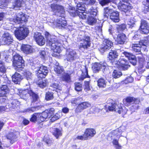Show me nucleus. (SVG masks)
Listing matches in <instances>:
<instances>
[{
  "instance_id": "nucleus-9",
  "label": "nucleus",
  "mask_w": 149,
  "mask_h": 149,
  "mask_svg": "<svg viewBox=\"0 0 149 149\" xmlns=\"http://www.w3.org/2000/svg\"><path fill=\"white\" fill-rule=\"evenodd\" d=\"M29 30L26 27H20L19 28L16 29L14 31V34L16 37L19 40L24 39L28 35Z\"/></svg>"
},
{
  "instance_id": "nucleus-14",
  "label": "nucleus",
  "mask_w": 149,
  "mask_h": 149,
  "mask_svg": "<svg viewBox=\"0 0 149 149\" xmlns=\"http://www.w3.org/2000/svg\"><path fill=\"white\" fill-rule=\"evenodd\" d=\"M19 104V101L17 100H13L10 104H8L5 107L0 106V112H2L6 110V108H9L10 110L13 111L16 110Z\"/></svg>"
},
{
  "instance_id": "nucleus-31",
  "label": "nucleus",
  "mask_w": 149,
  "mask_h": 149,
  "mask_svg": "<svg viewBox=\"0 0 149 149\" xmlns=\"http://www.w3.org/2000/svg\"><path fill=\"white\" fill-rule=\"evenodd\" d=\"M13 2L12 3H10V5L11 4V6L9 7V8L13 9L15 8H18L21 6L22 1L23 0H11Z\"/></svg>"
},
{
  "instance_id": "nucleus-41",
  "label": "nucleus",
  "mask_w": 149,
  "mask_h": 149,
  "mask_svg": "<svg viewBox=\"0 0 149 149\" xmlns=\"http://www.w3.org/2000/svg\"><path fill=\"white\" fill-rule=\"evenodd\" d=\"M99 3L102 6L108 5L111 3H116V0H98Z\"/></svg>"
},
{
  "instance_id": "nucleus-57",
  "label": "nucleus",
  "mask_w": 149,
  "mask_h": 149,
  "mask_svg": "<svg viewBox=\"0 0 149 149\" xmlns=\"http://www.w3.org/2000/svg\"><path fill=\"white\" fill-rule=\"evenodd\" d=\"M141 43L144 45H147L149 46V36L145 39L141 40Z\"/></svg>"
},
{
  "instance_id": "nucleus-29",
  "label": "nucleus",
  "mask_w": 149,
  "mask_h": 149,
  "mask_svg": "<svg viewBox=\"0 0 149 149\" xmlns=\"http://www.w3.org/2000/svg\"><path fill=\"white\" fill-rule=\"evenodd\" d=\"M119 13L117 11L113 10L111 15H110V19L115 22H119Z\"/></svg>"
},
{
  "instance_id": "nucleus-55",
  "label": "nucleus",
  "mask_w": 149,
  "mask_h": 149,
  "mask_svg": "<svg viewBox=\"0 0 149 149\" xmlns=\"http://www.w3.org/2000/svg\"><path fill=\"white\" fill-rule=\"evenodd\" d=\"M141 36L140 35L137 34V32H135L134 35H133L132 36V40L133 41L137 40L140 39Z\"/></svg>"
},
{
  "instance_id": "nucleus-7",
  "label": "nucleus",
  "mask_w": 149,
  "mask_h": 149,
  "mask_svg": "<svg viewBox=\"0 0 149 149\" xmlns=\"http://www.w3.org/2000/svg\"><path fill=\"white\" fill-rule=\"evenodd\" d=\"M13 64L15 69L18 71L22 70L24 66L22 57L17 53H13Z\"/></svg>"
},
{
  "instance_id": "nucleus-54",
  "label": "nucleus",
  "mask_w": 149,
  "mask_h": 149,
  "mask_svg": "<svg viewBox=\"0 0 149 149\" xmlns=\"http://www.w3.org/2000/svg\"><path fill=\"white\" fill-rule=\"evenodd\" d=\"M38 120L39 123L45 121L47 119L43 117L41 113H38Z\"/></svg>"
},
{
  "instance_id": "nucleus-53",
  "label": "nucleus",
  "mask_w": 149,
  "mask_h": 149,
  "mask_svg": "<svg viewBox=\"0 0 149 149\" xmlns=\"http://www.w3.org/2000/svg\"><path fill=\"white\" fill-rule=\"evenodd\" d=\"M38 113H35L33 114L30 119V121L33 122H35L36 121H38Z\"/></svg>"
},
{
  "instance_id": "nucleus-34",
  "label": "nucleus",
  "mask_w": 149,
  "mask_h": 149,
  "mask_svg": "<svg viewBox=\"0 0 149 149\" xmlns=\"http://www.w3.org/2000/svg\"><path fill=\"white\" fill-rule=\"evenodd\" d=\"M138 72L140 74H143L144 76L147 78V81L149 82V69L146 68L143 69H139Z\"/></svg>"
},
{
  "instance_id": "nucleus-12",
  "label": "nucleus",
  "mask_w": 149,
  "mask_h": 149,
  "mask_svg": "<svg viewBox=\"0 0 149 149\" xmlns=\"http://www.w3.org/2000/svg\"><path fill=\"white\" fill-rule=\"evenodd\" d=\"M4 82L6 83V85H2L0 86V97H4L6 96V95L9 93L10 89L9 87L10 86L11 84V81L6 77L5 79Z\"/></svg>"
},
{
  "instance_id": "nucleus-60",
  "label": "nucleus",
  "mask_w": 149,
  "mask_h": 149,
  "mask_svg": "<svg viewBox=\"0 0 149 149\" xmlns=\"http://www.w3.org/2000/svg\"><path fill=\"white\" fill-rule=\"evenodd\" d=\"M140 43L141 46V50H143V51L145 52H147L148 51V47L149 46L147 45H144L141 43V40L140 41Z\"/></svg>"
},
{
  "instance_id": "nucleus-36",
  "label": "nucleus",
  "mask_w": 149,
  "mask_h": 149,
  "mask_svg": "<svg viewBox=\"0 0 149 149\" xmlns=\"http://www.w3.org/2000/svg\"><path fill=\"white\" fill-rule=\"evenodd\" d=\"M53 134L56 138L58 139L59 136L62 135V132L61 130L57 128H52L51 130Z\"/></svg>"
},
{
  "instance_id": "nucleus-44",
  "label": "nucleus",
  "mask_w": 149,
  "mask_h": 149,
  "mask_svg": "<svg viewBox=\"0 0 149 149\" xmlns=\"http://www.w3.org/2000/svg\"><path fill=\"white\" fill-rule=\"evenodd\" d=\"M48 84L47 80L45 79H40L38 82V85L39 86L42 88L45 87Z\"/></svg>"
},
{
  "instance_id": "nucleus-25",
  "label": "nucleus",
  "mask_w": 149,
  "mask_h": 149,
  "mask_svg": "<svg viewBox=\"0 0 149 149\" xmlns=\"http://www.w3.org/2000/svg\"><path fill=\"white\" fill-rule=\"evenodd\" d=\"M21 49L22 51L26 54L33 53V50L32 46L28 45H22L21 46Z\"/></svg>"
},
{
  "instance_id": "nucleus-19",
  "label": "nucleus",
  "mask_w": 149,
  "mask_h": 149,
  "mask_svg": "<svg viewBox=\"0 0 149 149\" xmlns=\"http://www.w3.org/2000/svg\"><path fill=\"white\" fill-rule=\"evenodd\" d=\"M33 37L39 45L42 46L45 44V40L44 37L40 32H35L34 34Z\"/></svg>"
},
{
  "instance_id": "nucleus-39",
  "label": "nucleus",
  "mask_w": 149,
  "mask_h": 149,
  "mask_svg": "<svg viewBox=\"0 0 149 149\" xmlns=\"http://www.w3.org/2000/svg\"><path fill=\"white\" fill-rule=\"evenodd\" d=\"M98 86L100 88H105L106 86L107 81L105 79L101 78L97 81Z\"/></svg>"
},
{
  "instance_id": "nucleus-56",
  "label": "nucleus",
  "mask_w": 149,
  "mask_h": 149,
  "mask_svg": "<svg viewBox=\"0 0 149 149\" xmlns=\"http://www.w3.org/2000/svg\"><path fill=\"white\" fill-rule=\"evenodd\" d=\"M84 89L86 91H90L91 90L89 81H85Z\"/></svg>"
},
{
  "instance_id": "nucleus-6",
  "label": "nucleus",
  "mask_w": 149,
  "mask_h": 149,
  "mask_svg": "<svg viewBox=\"0 0 149 149\" xmlns=\"http://www.w3.org/2000/svg\"><path fill=\"white\" fill-rule=\"evenodd\" d=\"M47 42L52 49L58 50L59 48V44L57 38L55 36L51 35L48 32H45Z\"/></svg>"
},
{
  "instance_id": "nucleus-27",
  "label": "nucleus",
  "mask_w": 149,
  "mask_h": 149,
  "mask_svg": "<svg viewBox=\"0 0 149 149\" xmlns=\"http://www.w3.org/2000/svg\"><path fill=\"white\" fill-rule=\"evenodd\" d=\"M23 78L19 73L16 72L12 76V80L15 84H19Z\"/></svg>"
},
{
  "instance_id": "nucleus-40",
  "label": "nucleus",
  "mask_w": 149,
  "mask_h": 149,
  "mask_svg": "<svg viewBox=\"0 0 149 149\" xmlns=\"http://www.w3.org/2000/svg\"><path fill=\"white\" fill-rule=\"evenodd\" d=\"M113 10L108 7L105 8L104 9L103 15L104 17L107 18L111 15Z\"/></svg>"
},
{
  "instance_id": "nucleus-49",
  "label": "nucleus",
  "mask_w": 149,
  "mask_h": 149,
  "mask_svg": "<svg viewBox=\"0 0 149 149\" xmlns=\"http://www.w3.org/2000/svg\"><path fill=\"white\" fill-rule=\"evenodd\" d=\"M61 113L59 112H58L56 113L55 114L53 115L51 117L50 120L52 122H53L54 121L56 120L59 119L61 117Z\"/></svg>"
},
{
  "instance_id": "nucleus-62",
  "label": "nucleus",
  "mask_w": 149,
  "mask_h": 149,
  "mask_svg": "<svg viewBox=\"0 0 149 149\" xmlns=\"http://www.w3.org/2000/svg\"><path fill=\"white\" fill-rule=\"evenodd\" d=\"M39 54L40 57L43 59H44L46 56L45 52L44 50H41L39 52Z\"/></svg>"
},
{
  "instance_id": "nucleus-35",
  "label": "nucleus",
  "mask_w": 149,
  "mask_h": 149,
  "mask_svg": "<svg viewBox=\"0 0 149 149\" xmlns=\"http://www.w3.org/2000/svg\"><path fill=\"white\" fill-rule=\"evenodd\" d=\"M31 74V73L30 72H25L24 75V77L23 78L24 79L27 80L29 84L32 83L33 82Z\"/></svg>"
},
{
  "instance_id": "nucleus-30",
  "label": "nucleus",
  "mask_w": 149,
  "mask_h": 149,
  "mask_svg": "<svg viewBox=\"0 0 149 149\" xmlns=\"http://www.w3.org/2000/svg\"><path fill=\"white\" fill-rule=\"evenodd\" d=\"M104 62L95 63L93 65L92 68L95 73L98 72L99 71L101 70L103 64Z\"/></svg>"
},
{
  "instance_id": "nucleus-43",
  "label": "nucleus",
  "mask_w": 149,
  "mask_h": 149,
  "mask_svg": "<svg viewBox=\"0 0 149 149\" xmlns=\"http://www.w3.org/2000/svg\"><path fill=\"white\" fill-rule=\"evenodd\" d=\"M82 72L83 74L79 78V80L80 81H82L86 78L90 77V76L88 75L87 68H86V66H85V69L82 71Z\"/></svg>"
},
{
  "instance_id": "nucleus-48",
  "label": "nucleus",
  "mask_w": 149,
  "mask_h": 149,
  "mask_svg": "<svg viewBox=\"0 0 149 149\" xmlns=\"http://www.w3.org/2000/svg\"><path fill=\"white\" fill-rule=\"evenodd\" d=\"M122 75L121 72L119 70H114L112 74L113 77L115 79L120 77Z\"/></svg>"
},
{
  "instance_id": "nucleus-3",
  "label": "nucleus",
  "mask_w": 149,
  "mask_h": 149,
  "mask_svg": "<svg viewBox=\"0 0 149 149\" xmlns=\"http://www.w3.org/2000/svg\"><path fill=\"white\" fill-rule=\"evenodd\" d=\"M86 8L84 4L80 3H77L76 9L72 7L68 11L70 16L74 17L76 16L79 17L80 18L85 19L87 17V12H84L86 11Z\"/></svg>"
},
{
  "instance_id": "nucleus-24",
  "label": "nucleus",
  "mask_w": 149,
  "mask_h": 149,
  "mask_svg": "<svg viewBox=\"0 0 149 149\" xmlns=\"http://www.w3.org/2000/svg\"><path fill=\"white\" fill-rule=\"evenodd\" d=\"M90 104L88 102H84L81 103L77 106L75 109V112L77 113L81 112L84 109L90 106Z\"/></svg>"
},
{
  "instance_id": "nucleus-8",
  "label": "nucleus",
  "mask_w": 149,
  "mask_h": 149,
  "mask_svg": "<svg viewBox=\"0 0 149 149\" xmlns=\"http://www.w3.org/2000/svg\"><path fill=\"white\" fill-rule=\"evenodd\" d=\"M15 18H8L9 21L12 22L13 24H19L20 26H24L27 22V19L23 14L22 13H20L16 15Z\"/></svg>"
},
{
  "instance_id": "nucleus-13",
  "label": "nucleus",
  "mask_w": 149,
  "mask_h": 149,
  "mask_svg": "<svg viewBox=\"0 0 149 149\" xmlns=\"http://www.w3.org/2000/svg\"><path fill=\"white\" fill-rule=\"evenodd\" d=\"M80 42L79 49L83 51L85 49H87L88 48L91 46L90 37L88 36L85 35L81 40Z\"/></svg>"
},
{
  "instance_id": "nucleus-59",
  "label": "nucleus",
  "mask_w": 149,
  "mask_h": 149,
  "mask_svg": "<svg viewBox=\"0 0 149 149\" xmlns=\"http://www.w3.org/2000/svg\"><path fill=\"white\" fill-rule=\"evenodd\" d=\"M85 4L90 5H93L95 3L96 0H84Z\"/></svg>"
},
{
  "instance_id": "nucleus-1",
  "label": "nucleus",
  "mask_w": 149,
  "mask_h": 149,
  "mask_svg": "<svg viewBox=\"0 0 149 149\" xmlns=\"http://www.w3.org/2000/svg\"><path fill=\"white\" fill-rule=\"evenodd\" d=\"M123 52L124 51L120 49H111L109 52L107 58L109 60V62L111 63L113 66L120 68L122 70H127L130 67L128 61L124 58L121 59L120 61H117L119 56L121 55L123 56L122 54L124 55V53Z\"/></svg>"
},
{
  "instance_id": "nucleus-63",
  "label": "nucleus",
  "mask_w": 149,
  "mask_h": 149,
  "mask_svg": "<svg viewBox=\"0 0 149 149\" xmlns=\"http://www.w3.org/2000/svg\"><path fill=\"white\" fill-rule=\"evenodd\" d=\"M4 9H3L2 11L0 12V21L3 20L4 18L6 15V13L4 12Z\"/></svg>"
},
{
  "instance_id": "nucleus-16",
  "label": "nucleus",
  "mask_w": 149,
  "mask_h": 149,
  "mask_svg": "<svg viewBox=\"0 0 149 149\" xmlns=\"http://www.w3.org/2000/svg\"><path fill=\"white\" fill-rule=\"evenodd\" d=\"M139 30L142 34H147L149 33V24L146 20L141 19Z\"/></svg>"
},
{
  "instance_id": "nucleus-15",
  "label": "nucleus",
  "mask_w": 149,
  "mask_h": 149,
  "mask_svg": "<svg viewBox=\"0 0 149 149\" xmlns=\"http://www.w3.org/2000/svg\"><path fill=\"white\" fill-rule=\"evenodd\" d=\"M13 38L11 35L7 32H5L2 37V43L4 45H10L13 42Z\"/></svg>"
},
{
  "instance_id": "nucleus-10",
  "label": "nucleus",
  "mask_w": 149,
  "mask_h": 149,
  "mask_svg": "<svg viewBox=\"0 0 149 149\" xmlns=\"http://www.w3.org/2000/svg\"><path fill=\"white\" fill-rule=\"evenodd\" d=\"M79 56L76 51L71 49H67L64 56V60L70 62L76 61L79 58Z\"/></svg>"
},
{
  "instance_id": "nucleus-5",
  "label": "nucleus",
  "mask_w": 149,
  "mask_h": 149,
  "mask_svg": "<svg viewBox=\"0 0 149 149\" xmlns=\"http://www.w3.org/2000/svg\"><path fill=\"white\" fill-rule=\"evenodd\" d=\"M17 93L19 95L21 98L26 100L29 95L31 96L33 99V102H35L38 101V95L33 92L31 89H26L24 90L17 89Z\"/></svg>"
},
{
  "instance_id": "nucleus-17",
  "label": "nucleus",
  "mask_w": 149,
  "mask_h": 149,
  "mask_svg": "<svg viewBox=\"0 0 149 149\" xmlns=\"http://www.w3.org/2000/svg\"><path fill=\"white\" fill-rule=\"evenodd\" d=\"M128 1V0H122V1H120L118 5V8L119 10L126 13L132 8V7L127 3Z\"/></svg>"
},
{
  "instance_id": "nucleus-11",
  "label": "nucleus",
  "mask_w": 149,
  "mask_h": 149,
  "mask_svg": "<svg viewBox=\"0 0 149 149\" xmlns=\"http://www.w3.org/2000/svg\"><path fill=\"white\" fill-rule=\"evenodd\" d=\"M87 12V17H89L87 19V23L89 25H93L96 23L97 20L94 17L95 16L97 13V10L96 9H92L91 8L88 10L86 9V10Z\"/></svg>"
},
{
  "instance_id": "nucleus-26",
  "label": "nucleus",
  "mask_w": 149,
  "mask_h": 149,
  "mask_svg": "<svg viewBox=\"0 0 149 149\" xmlns=\"http://www.w3.org/2000/svg\"><path fill=\"white\" fill-rule=\"evenodd\" d=\"M127 37L123 33L118 34L116 38V42L118 44L123 45L125 43Z\"/></svg>"
},
{
  "instance_id": "nucleus-52",
  "label": "nucleus",
  "mask_w": 149,
  "mask_h": 149,
  "mask_svg": "<svg viewBox=\"0 0 149 149\" xmlns=\"http://www.w3.org/2000/svg\"><path fill=\"white\" fill-rule=\"evenodd\" d=\"M45 111H47V114L48 115V118H51L54 115L55 110L53 108H51L45 110Z\"/></svg>"
},
{
  "instance_id": "nucleus-20",
  "label": "nucleus",
  "mask_w": 149,
  "mask_h": 149,
  "mask_svg": "<svg viewBox=\"0 0 149 149\" xmlns=\"http://www.w3.org/2000/svg\"><path fill=\"white\" fill-rule=\"evenodd\" d=\"M108 109L110 111H114L120 114L123 110L121 104H118L112 102L107 106Z\"/></svg>"
},
{
  "instance_id": "nucleus-4",
  "label": "nucleus",
  "mask_w": 149,
  "mask_h": 149,
  "mask_svg": "<svg viewBox=\"0 0 149 149\" xmlns=\"http://www.w3.org/2000/svg\"><path fill=\"white\" fill-rule=\"evenodd\" d=\"M29 62L31 66L32 69H36L35 72L38 78H45L47 75L49 70L47 67L38 63H35L32 60H29Z\"/></svg>"
},
{
  "instance_id": "nucleus-46",
  "label": "nucleus",
  "mask_w": 149,
  "mask_h": 149,
  "mask_svg": "<svg viewBox=\"0 0 149 149\" xmlns=\"http://www.w3.org/2000/svg\"><path fill=\"white\" fill-rule=\"evenodd\" d=\"M135 26L136 24L135 21L133 19L130 18L128 20L127 25V27L128 28L132 29L135 27Z\"/></svg>"
},
{
  "instance_id": "nucleus-47",
  "label": "nucleus",
  "mask_w": 149,
  "mask_h": 149,
  "mask_svg": "<svg viewBox=\"0 0 149 149\" xmlns=\"http://www.w3.org/2000/svg\"><path fill=\"white\" fill-rule=\"evenodd\" d=\"M8 3V0H0V9H5Z\"/></svg>"
},
{
  "instance_id": "nucleus-42",
  "label": "nucleus",
  "mask_w": 149,
  "mask_h": 149,
  "mask_svg": "<svg viewBox=\"0 0 149 149\" xmlns=\"http://www.w3.org/2000/svg\"><path fill=\"white\" fill-rule=\"evenodd\" d=\"M103 64V65L101 70L103 72L104 74L107 75L110 73V71L109 68V67L107 66L106 63L104 62V64Z\"/></svg>"
},
{
  "instance_id": "nucleus-21",
  "label": "nucleus",
  "mask_w": 149,
  "mask_h": 149,
  "mask_svg": "<svg viewBox=\"0 0 149 149\" xmlns=\"http://www.w3.org/2000/svg\"><path fill=\"white\" fill-rule=\"evenodd\" d=\"M124 53V55L127 58L130 62L133 65L135 66L136 65L137 60L136 57L132 53L126 52H123Z\"/></svg>"
},
{
  "instance_id": "nucleus-51",
  "label": "nucleus",
  "mask_w": 149,
  "mask_h": 149,
  "mask_svg": "<svg viewBox=\"0 0 149 149\" xmlns=\"http://www.w3.org/2000/svg\"><path fill=\"white\" fill-rule=\"evenodd\" d=\"M54 98L53 93L52 92H48L46 93L45 99L47 100H52Z\"/></svg>"
},
{
  "instance_id": "nucleus-61",
  "label": "nucleus",
  "mask_w": 149,
  "mask_h": 149,
  "mask_svg": "<svg viewBox=\"0 0 149 149\" xmlns=\"http://www.w3.org/2000/svg\"><path fill=\"white\" fill-rule=\"evenodd\" d=\"M126 28V25L125 24H122L119 25L117 28V30L118 31H123Z\"/></svg>"
},
{
  "instance_id": "nucleus-18",
  "label": "nucleus",
  "mask_w": 149,
  "mask_h": 149,
  "mask_svg": "<svg viewBox=\"0 0 149 149\" xmlns=\"http://www.w3.org/2000/svg\"><path fill=\"white\" fill-rule=\"evenodd\" d=\"M113 45V43L111 40L108 39H104L100 47L99 50L101 53H103L107 50L110 49Z\"/></svg>"
},
{
  "instance_id": "nucleus-33",
  "label": "nucleus",
  "mask_w": 149,
  "mask_h": 149,
  "mask_svg": "<svg viewBox=\"0 0 149 149\" xmlns=\"http://www.w3.org/2000/svg\"><path fill=\"white\" fill-rule=\"evenodd\" d=\"M132 50L134 52L136 53V54H141V46L140 45V42L139 44H135L132 45Z\"/></svg>"
},
{
  "instance_id": "nucleus-64",
  "label": "nucleus",
  "mask_w": 149,
  "mask_h": 149,
  "mask_svg": "<svg viewBox=\"0 0 149 149\" xmlns=\"http://www.w3.org/2000/svg\"><path fill=\"white\" fill-rule=\"evenodd\" d=\"M133 81V78L131 77H127L124 81V82L125 83H130Z\"/></svg>"
},
{
  "instance_id": "nucleus-58",
  "label": "nucleus",
  "mask_w": 149,
  "mask_h": 149,
  "mask_svg": "<svg viewBox=\"0 0 149 149\" xmlns=\"http://www.w3.org/2000/svg\"><path fill=\"white\" fill-rule=\"evenodd\" d=\"M146 2V3L144 6V12L145 13L149 12V0H147Z\"/></svg>"
},
{
  "instance_id": "nucleus-22",
  "label": "nucleus",
  "mask_w": 149,
  "mask_h": 149,
  "mask_svg": "<svg viewBox=\"0 0 149 149\" xmlns=\"http://www.w3.org/2000/svg\"><path fill=\"white\" fill-rule=\"evenodd\" d=\"M19 134V133L18 132L14 130L11 131L7 135V138L11 141V143H13L14 141H17Z\"/></svg>"
},
{
  "instance_id": "nucleus-45",
  "label": "nucleus",
  "mask_w": 149,
  "mask_h": 149,
  "mask_svg": "<svg viewBox=\"0 0 149 149\" xmlns=\"http://www.w3.org/2000/svg\"><path fill=\"white\" fill-rule=\"evenodd\" d=\"M6 70L4 64L2 63H0V76H5L3 74L6 73Z\"/></svg>"
},
{
  "instance_id": "nucleus-28",
  "label": "nucleus",
  "mask_w": 149,
  "mask_h": 149,
  "mask_svg": "<svg viewBox=\"0 0 149 149\" xmlns=\"http://www.w3.org/2000/svg\"><path fill=\"white\" fill-rule=\"evenodd\" d=\"M96 134L95 130L93 128H87L84 132V136H86L85 139H88L89 137L93 136Z\"/></svg>"
},
{
  "instance_id": "nucleus-23",
  "label": "nucleus",
  "mask_w": 149,
  "mask_h": 149,
  "mask_svg": "<svg viewBox=\"0 0 149 149\" xmlns=\"http://www.w3.org/2000/svg\"><path fill=\"white\" fill-rule=\"evenodd\" d=\"M90 104L88 102H84L81 103L77 106L75 109V112L77 113L81 112L84 109L90 106Z\"/></svg>"
},
{
  "instance_id": "nucleus-38",
  "label": "nucleus",
  "mask_w": 149,
  "mask_h": 149,
  "mask_svg": "<svg viewBox=\"0 0 149 149\" xmlns=\"http://www.w3.org/2000/svg\"><path fill=\"white\" fill-rule=\"evenodd\" d=\"M61 75V79L62 81L67 83L70 81L71 77L69 74L64 72Z\"/></svg>"
},
{
  "instance_id": "nucleus-37",
  "label": "nucleus",
  "mask_w": 149,
  "mask_h": 149,
  "mask_svg": "<svg viewBox=\"0 0 149 149\" xmlns=\"http://www.w3.org/2000/svg\"><path fill=\"white\" fill-rule=\"evenodd\" d=\"M54 70L58 76L63 75L64 72V70L62 67L56 65L54 67Z\"/></svg>"
},
{
  "instance_id": "nucleus-50",
  "label": "nucleus",
  "mask_w": 149,
  "mask_h": 149,
  "mask_svg": "<svg viewBox=\"0 0 149 149\" xmlns=\"http://www.w3.org/2000/svg\"><path fill=\"white\" fill-rule=\"evenodd\" d=\"M75 90L79 92L82 91V84L80 82H75L74 83Z\"/></svg>"
},
{
  "instance_id": "nucleus-32",
  "label": "nucleus",
  "mask_w": 149,
  "mask_h": 149,
  "mask_svg": "<svg viewBox=\"0 0 149 149\" xmlns=\"http://www.w3.org/2000/svg\"><path fill=\"white\" fill-rule=\"evenodd\" d=\"M135 100L133 97H128L125 100H123V103L125 106H128L130 105L131 104L135 103L136 102Z\"/></svg>"
},
{
  "instance_id": "nucleus-2",
  "label": "nucleus",
  "mask_w": 149,
  "mask_h": 149,
  "mask_svg": "<svg viewBox=\"0 0 149 149\" xmlns=\"http://www.w3.org/2000/svg\"><path fill=\"white\" fill-rule=\"evenodd\" d=\"M50 7L54 14L59 17L55 22H50L53 24L52 26L56 25L61 29L65 28L67 22L65 19V11L63 7L57 4L53 3L50 5Z\"/></svg>"
}]
</instances>
